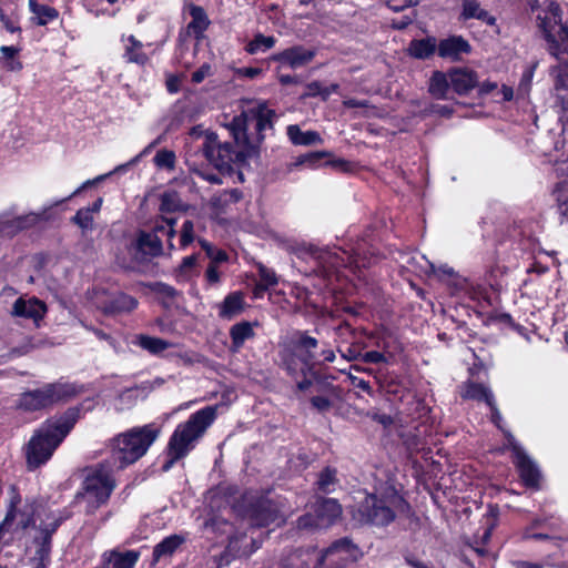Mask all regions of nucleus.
I'll return each mask as SVG.
<instances>
[{
  "label": "nucleus",
  "mask_w": 568,
  "mask_h": 568,
  "mask_svg": "<svg viewBox=\"0 0 568 568\" xmlns=\"http://www.w3.org/2000/svg\"><path fill=\"white\" fill-rule=\"evenodd\" d=\"M537 20L548 52L558 61L550 69V75L554 78L555 94L562 110V148L566 149L567 158L557 159L555 162L554 172L559 181L554 194L559 214L568 220V27L562 23L559 4L552 1L538 14Z\"/></svg>",
  "instance_id": "f257e3e1"
},
{
  "label": "nucleus",
  "mask_w": 568,
  "mask_h": 568,
  "mask_svg": "<svg viewBox=\"0 0 568 568\" xmlns=\"http://www.w3.org/2000/svg\"><path fill=\"white\" fill-rule=\"evenodd\" d=\"M61 518L36 501L11 505L0 524V555L14 537L26 535V554L34 568H45L51 561L52 536Z\"/></svg>",
  "instance_id": "f03ea898"
},
{
  "label": "nucleus",
  "mask_w": 568,
  "mask_h": 568,
  "mask_svg": "<svg viewBox=\"0 0 568 568\" xmlns=\"http://www.w3.org/2000/svg\"><path fill=\"white\" fill-rule=\"evenodd\" d=\"M243 119H233L229 124L233 143L221 142L214 132L204 133L203 155L219 171H230L233 163H242L256 154V144L243 132Z\"/></svg>",
  "instance_id": "7ed1b4c3"
},
{
  "label": "nucleus",
  "mask_w": 568,
  "mask_h": 568,
  "mask_svg": "<svg viewBox=\"0 0 568 568\" xmlns=\"http://www.w3.org/2000/svg\"><path fill=\"white\" fill-rule=\"evenodd\" d=\"M80 418V408H69L58 420L43 424L29 440L27 447V465L30 470L44 465L64 437Z\"/></svg>",
  "instance_id": "20e7f679"
},
{
  "label": "nucleus",
  "mask_w": 568,
  "mask_h": 568,
  "mask_svg": "<svg viewBox=\"0 0 568 568\" xmlns=\"http://www.w3.org/2000/svg\"><path fill=\"white\" fill-rule=\"evenodd\" d=\"M215 418L216 407L206 406L192 414L185 423L178 425L169 440V459L162 467L164 471L171 469L176 460L185 457L194 448Z\"/></svg>",
  "instance_id": "39448f33"
},
{
  "label": "nucleus",
  "mask_w": 568,
  "mask_h": 568,
  "mask_svg": "<svg viewBox=\"0 0 568 568\" xmlns=\"http://www.w3.org/2000/svg\"><path fill=\"white\" fill-rule=\"evenodd\" d=\"M160 429L152 424L134 427L120 434L112 442V456L110 462L116 469L135 463L158 438Z\"/></svg>",
  "instance_id": "423d86ee"
},
{
  "label": "nucleus",
  "mask_w": 568,
  "mask_h": 568,
  "mask_svg": "<svg viewBox=\"0 0 568 568\" xmlns=\"http://www.w3.org/2000/svg\"><path fill=\"white\" fill-rule=\"evenodd\" d=\"M114 468L113 464L108 460L85 469L82 491L78 493V497L81 496L85 500L90 511L109 500L115 487L112 476Z\"/></svg>",
  "instance_id": "0eeeda50"
},
{
  "label": "nucleus",
  "mask_w": 568,
  "mask_h": 568,
  "mask_svg": "<svg viewBox=\"0 0 568 568\" xmlns=\"http://www.w3.org/2000/svg\"><path fill=\"white\" fill-rule=\"evenodd\" d=\"M78 394L77 386L68 382L44 384L42 387L20 395L18 407L24 412H37L61 402H67Z\"/></svg>",
  "instance_id": "6e6552de"
},
{
  "label": "nucleus",
  "mask_w": 568,
  "mask_h": 568,
  "mask_svg": "<svg viewBox=\"0 0 568 568\" xmlns=\"http://www.w3.org/2000/svg\"><path fill=\"white\" fill-rule=\"evenodd\" d=\"M403 504L404 499L395 491L382 497L371 494L365 497L357 510L366 523L387 526L396 517L394 509Z\"/></svg>",
  "instance_id": "1a4fd4ad"
},
{
  "label": "nucleus",
  "mask_w": 568,
  "mask_h": 568,
  "mask_svg": "<svg viewBox=\"0 0 568 568\" xmlns=\"http://www.w3.org/2000/svg\"><path fill=\"white\" fill-rule=\"evenodd\" d=\"M294 349L304 367L310 372L314 366L323 365L335 358L334 351L326 342H320L302 331L295 333Z\"/></svg>",
  "instance_id": "9d476101"
},
{
  "label": "nucleus",
  "mask_w": 568,
  "mask_h": 568,
  "mask_svg": "<svg viewBox=\"0 0 568 568\" xmlns=\"http://www.w3.org/2000/svg\"><path fill=\"white\" fill-rule=\"evenodd\" d=\"M175 219L163 217L155 222L152 232H141L136 240V250L145 256L155 257L162 254L163 239L166 240L170 250L174 247Z\"/></svg>",
  "instance_id": "9b49d317"
},
{
  "label": "nucleus",
  "mask_w": 568,
  "mask_h": 568,
  "mask_svg": "<svg viewBox=\"0 0 568 568\" xmlns=\"http://www.w3.org/2000/svg\"><path fill=\"white\" fill-rule=\"evenodd\" d=\"M505 445L513 452V462L524 485L528 488L538 489L541 477L540 470L510 432H506Z\"/></svg>",
  "instance_id": "f8f14e48"
},
{
  "label": "nucleus",
  "mask_w": 568,
  "mask_h": 568,
  "mask_svg": "<svg viewBox=\"0 0 568 568\" xmlns=\"http://www.w3.org/2000/svg\"><path fill=\"white\" fill-rule=\"evenodd\" d=\"M276 118V113L273 109H270L266 103L258 102L247 110L243 111L241 115L234 116L233 119H243V132L246 133L250 122H254L256 130V138L250 141L256 144V150L260 143L264 139V132L273 129V121Z\"/></svg>",
  "instance_id": "ddd939ff"
},
{
  "label": "nucleus",
  "mask_w": 568,
  "mask_h": 568,
  "mask_svg": "<svg viewBox=\"0 0 568 568\" xmlns=\"http://www.w3.org/2000/svg\"><path fill=\"white\" fill-rule=\"evenodd\" d=\"M48 211L49 207H44L40 212H30L11 220L0 221V236L12 237L19 232L48 220Z\"/></svg>",
  "instance_id": "4468645a"
},
{
  "label": "nucleus",
  "mask_w": 568,
  "mask_h": 568,
  "mask_svg": "<svg viewBox=\"0 0 568 568\" xmlns=\"http://www.w3.org/2000/svg\"><path fill=\"white\" fill-rule=\"evenodd\" d=\"M471 52L470 43L462 36H450L438 42V55L450 61H460Z\"/></svg>",
  "instance_id": "2eb2a0df"
},
{
  "label": "nucleus",
  "mask_w": 568,
  "mask_h": 568,
  "mask_svg": "<svg viewBox=\"0 0 568 568\" xmlns=\"http://www.w3.org/2000/svg\"><path fill=\"white\" fill-rule=\"evenodd\" d=\"M287 251L300 260L313 262L316 267H325L332 257L327 250L307 243L288 245Z\"/></svg>",
  "instance_id": "dca6fc26"
},
{
  "label": "nucleus",
  "mask_w": 568,
  "mask_h": 568,
  "mask_svg": "<svg viewBox=\"0 0 568 568\" xmlns=\"http://www.w3.org/2000/svg\"><path fill=\"white\" fill-rule=\"evenodd\" d=\"M47 313V305L37 297H19L12 305L11 314L17 317L31 318L36 323L41 321Z\"/></svg>",
  "instance_id": "f3484780"
},
{
  "label": "nucleus",
  "mask_w": 568,
  "mask_h": 568,
  "mask_svg": "<svg viewBox=\"0 0 568 568\" xmlns=\"http://www.w3.org/2000/svg\"><path fill=\"white\" fill-rule=\"evenodd\" d=\"M315 52L303 47H293L278 53L275 59L292 69L306 65L313 60Z\"/></svg>",
  "instance_id": "a211bd4d"
},
{
  "label": "nucleus",
  "mask_w": 568,
  "mask_h": 568,
  "mask_svg": "<svg viewBox=\"0 0 568 568\" xmlns=\"http://www.w3.org/2000/svg\"><path fill=\"white\" fill-rule=\"evenodd\" d=\"M448 73L452 89L458 94L468 93L477 84V74L471 70L454 69Z\"/></svg>",
  "instance_id": "6ab92c4d"
},
{
  "label": "nucleus",
  "mask_w": 568,
  "mask_h": 568,
  "mask_svg": "<svg viewBox=\"0 0 568 568\" xmlns=\"http://www.w3.org/2000/svg\"><path fill=\"white\" fill-rule=\"evenodd\" d=\"M315 511L318 517V525L326 528L341 517L342 507L335 499L325 498L317 501Z\"/></svg>",
  "instance_id": "aec40b11"
},
{
  "label": "nucleus",
  "mask_w": 568,
  "mask_h": 568,
  "mask_svg": "<svg viewBox=\"0 0 568 568\" xmlns=\"http://www.w3.org/2000/svg\"><path fill=\"white\" fill-rule=\"evenodd\" d=\"M286 134L290 142L298 146H311L323 143V139L318 132L313 130L302 131L297 124H290L286 128Z\"/></svg>",
  "instance_id": "412c9836"
},
{
  "label": "nucleus",
  "mask_w": 568,
  "mask_h": 568,
  "mask_svg": "<svg viewBox=\"0 0 568 568\" xmlns=\"http://www.w3.org/2000/svg\"><path fill=\"white\" fill-rule=\"evenodd\" d=\"M139 559V554L134 550L125 552L111 551L103 555V565L101 568H133Z\"/></svg>",
  "instance_id": "4be33fe9"
},
{
  "label": "nucleus",
  "mask_w": 568,
  "mask_h": 568,
  "mask_svg": "<svg viewBox=\"0 0 568 568\" xmlns=\"http://www.w3.org/2000/svg\"><path fill=\"white\" fill-rule=\"evenodd\" d=\"M278 519V510L270 500H263L253 509L252 521L257 527H266Z\"/></svg>",
  "instance_id": "5701e85b"
},
{
  "label": "nucleus",
  "mask_w": 568,
  "mask_h": 568,
  "mask_svg": "<svg viewBox=\"0 0 568 568\" xmlns=\"http://www.w3.org/2000/svg\"><path fill=\"white\" fill-rule=\"evenodd\" d=\"M407 50L410 57L419 60H426L436 51L438 52V43L434 37L414 39L410 41Z\"/></svg>",
  "instance_id": "b1692460"
},
{
  "label": "nucleus",
  "mask_w": 568,
  "mask_h": 568,
  "mask_svg": "<svg viewBox=\"0 0 568 568\" xmlns=\"http://www.w3.org/2000/svg\"><path fill=\"white\" fill-rule=\"evenodd\" d=\"M464 20L478 19L487 26H496V18L480 7L477 0H462V14Z\"/></svg>",
  "instance_id": "393cba45"
},
{
  "label": "nucleus",
  "mask_w": 568,
  "mask_h": 568,
  "mask_svg": "<svg viewBox=\"0 0 568 568\" xmlns=\"http://www.w3.org/2000/svg\"><path fill=\"white\" fill-rule=\"evenodd\" d=\"M452 89L449 81V73L435 71L428 82V92L430 95L438 100L448 99V93Z\"/></svg>",
  "instance_id": "a878e982"
},
{
  "label": "nucleus",
  "mask_w": 568,
  "mask_h": 568,
  "mask_svg": "<svg viewBox=\"0 0 568 568\" xmlns=\"http://www.w3.org/2000/svg\"><path fill=\"white\" fill-rule=\"evenodd\" d=\"M136 306L135 297L125 293H116L104 304V312L110 314L131 312Z\"/></svg>",
  "instance_id": "bb28decb"
},
{
  "label": "nucleus",
  "mask_w": 568,
  "mask_h": 568,
  "mask_svg": "<svg viewBox=\"0 0 568 568\" xmlns=\"http://www.w3.org/2000/svg\"><path fill=\"white\" fill-rule=\"evenodd\" d=\"M29 10L33 14L32 21L38 26H45L59 17L55 8L41 4L37 0H29Z\"/></svg>",
  "instance_id": "cd10ccee"
},
{
  "label": "nucleus",
  "mask_w": 568,
  "mask_h": 568,
  "mask_svg": "<svg viewBox=\"0 0 568 568\" xmlns=\"http://www.w3.org/2000/svg\"><path fill=\"white\" fill-rule=\"evenodd\" d=\"M183 542L184 538L180 535H171L164 538L153 549V561L158 562L163 558L172 556Z\"/></svg>",
  "instance_id": "c85d7f7f"
},
{
  "label": "nucleus",
  "mask_w": 568,
  "mask_h": 568,
  "mask_svg": "<svg viewBox=\"0 0 568 568\" xmlns=\"http://www.w3.org/2000/svg\"><path fill=\"white\" fill-rule=\"evenodd\" d=\"M191 22L187 24L190 33L194 34L196 39L202 38L203 32L207 29L210 21L202 7L192 6L190 8Z\"/></svg>",
  "instance_id": "c756f323"
},
{
  "label": "nucleus",
  "mask_w": 568,
  "mask_h": 568,
  "mask_svg": "<svg viewBox=\"0 0 568 568\" xmlns=\"http://www.w3.org/2000/svg\"><path fill=\"white\" fill-rule=\"evenodd\" d=\"M232 347L240 349L247 339L254 337L253 325L250 322L234 324L230 329Z\"/></svg>",
  "instance_id": "7c9ffc66"
},
{
  "label": "nucleus",
  "mask_w": 568,
  "mask_h": 568,
  "mask_svg": "<svg viewBox=\"0 0 568 568\" xmlns=\"http://www.w3.org/2000/svg\"><path fill=\"white\" fill-rule=\"evenodd\" d=\"M20 49L13 45L0 47V64L10 72L22 70V62L18 59Z\"/></svg>",
  "instance_id": "2f4dec72"
},
{
  "label": "nucleus",
  "mask_w": 568,
  "mask_h": 568,
  "mask_svg": "<svg viewBox=\"0 0 568 568\" xmlns=\"http://www.w3.org/2000/svg\"><path fill=\"white\" fill-rule=\"evenodd\" d=\"M464 398L485 402L488 406L495 402L491 389L483 384L468 383L463 393Z\"/></svg>",
  "instance_id": "473e14b6"
},
{
  "label": "nucleus",
  "mask_w": 568,
  "mask_h": 568,
  "mask_svg": "<svg viewBox=\"0 0 568 568\" xmlns=\"http://www.w3.org/2000/svg\"><path fill=\"white\" fill-rule=\"evenodd\" d=\"M135 344L152 355H159L171 346L168 341L149 335L136 336Z\"/></svg>",
  "instance_id": "72a5a7b5"
},
{
  "label": "nucleus",
  "mask_w": 568,
  "mask_h": 568,
  "mask_svg": "<svg viewBox=\"0 0 568 568\" xmlns=\"http://www.w3.org/2000/svg\"><path fill=\"white\" fill-rule=\"evenodd\" d=\"M243 304L242 295L240 293H232L224 298L219 314L223 318L231 320L242 311Z\"/></svg>",
  "instance_id": "f704fd0d"
},
{
  "label": "nucleus",
  "mask_w": 568,
  "mask_h": 568,
  "mask_svg": "<svg viewBox=\"0 0 568 568\" xmlns=\"http://www.w3.org/2000/svg\"><path fill=\"white\" fill-rule=\"evenodd\" d=\"M129 44L125 48L124 58L128 62L136 64H145L149 60L148 55L142 51L143 43L139 41L134 36L128 38Z\"/></svg>",
  "instance_id": "c9c22d12"
},
{
  "label": "nucleus",
  "mask_w": 568,
  "mask_h": 568,
  "mask_svg": "<svg viewBox=\"0 0 568 568\" xmlns=\"http://www.w3.org/2000/svg\"><path fill=\"white\" fill-rule=\"evenodd\" d=\"M538 67V62H534L525 68L523 71L520 81L517 87V99H526L529 95L535 71Z\"/></svg>",
  "instance_id": "e433bc0d"
},
{
  "label": "nucleus",
  "mask_w": 568,
  "mask_h": 568,
  "mask_svg": "<svg viewBox=\"0 0 568 568\" xmlns=\"http://www.w3.org/2000/svg\"><path fill=\"white\" fill-rule=\"evenodd\" d=\"M275 44L274 37H266L262 33H258L254 37V39L247 44L246 51L251 54H256L258 52H265L266 50L273 48Z\"/></svg>",
  "instance_id": "4c0bfd02"
},
{
  "label": "nucleus",
  "mask_w": 568,
  "mask_h": 568,
  "mask_svg": "<svg viewBox=\"0 0 568 568\" xmlns=\"http://www.w3.org/2000/svg\"><path fill=\"white\" fill-rule=\"evenodd\" d=\"M175 153L170 150H160L154 156V164L159 169H166L169 171H172L175 166Z\"/></svg>",
  "instance_id": "58836bf2"
},
{
  "label": "nucleus",
  "mask_w": 568,
  "mask_h": 568,
  "mask_svg": "<svg viewBox=\"0 0 568 568\" xmlns=\"http://www.w3.org/2000/svg\"><path fill=\"white\" fill-rule=\"evenodd\" d=\"M419 113L422 116L438 115L449 118L453 113V108L437 103H427L423 109H420Z\"/></svg>",
  "instance_id": "ea45409f"
},
{
  "label": "nucleus",
  "mask_w": 568,
  "mask_h": 568,
  "mask_svg": "<svg viewBox=\"0 0 568 568\" xmlns=\"http://www.w3.org/2000/svg\"><path fill=\"white\" fill-rule=\"evenodd\" d=\"M72 221L82 229V231L92 230L93 229V215L90 210L80 209L75 215L72 217Z\"/></svg>",
  "instance_id": "a19ab883"
},
{
  "label": "nucleus",
  "mask_w": 568,
  "mask_h": 568,
  "mask_svg": "<svg viewBox=\"0 0 568 568\" xmlns=\"http://www.w3.org/2000/svg\"><path fill=\"white\" fill-rule=\"evenodd\" d=\"M181 207V201L175 193H164L161 197V212H175Z\"/></svg>",
  "instance_id": "79ce46f5"
},
{
  "label": "nucleus",
  "mask_w": 568,
  "mask_h": 568,
  "mask_svg": "<svg viewBox=\"0 0 568 568\" xmlns=\"http://www.w3.org/2000/svg\"><path fill=\"white\" fill-rule=\"evenodd\" d=\"M242 199V193L237 189L226 190L213 199V204L237 203Z\"/></svg>",
  "instance_id": "37998d69"
},
{
  "label": "nucleus",
  "mask_w": 568,
  "mask_h": 568,
  "mask_svg": "<svg viewBox=\"0 0 568 568\" xmlns=\"http://www.w3.org/2000/svg\"><path fill=\"white\" fill-rule=\"evenodd\" d=\"M113 173H115L114 170L109 172V173H106V174H101V175H99V176H97V178H94L92 180H87L71 195H69L68 197H65L63 200L57 201L52 206L59 205V204H61L63 202H67L68 200L72 199L73 196H75L79 193H81L87 187L92 186V185H94V184L105 180L108 176L112 175Z\"/></svg>",
  "instance_id": "c03bdc74"
},
{
  "label": "nucleus",
  "mask_w": 568,
  "mask_h": 568,
  "mask_svg": "<svg viewBox=\"0 0 568 568\" xmlns=\"http://www.w3.org/2000/svg\"><path fill=\"white\" fill-rule=\"evenodd\" d=\"M201 247L206 252V254L212 258L213 263L224 262L227 258L225 252L221 250H215L207 241L199 240Z\"/></svg>",
  "instance_id": "a18cd8bd"
},
{
  "label": "nucleus",
  "mask_w": 568,
  "mask_h": 568,
  "mask_svg": "<svg viewBox=\"0 0 568 568\" xmlns=\"http://www.w3.org/2000/svg\"><path fill=\"white\" fill-rule=\"evenodd\" d=\"M194 241V224L192 221L187 220L183 223L181 230V239L180 244L181 247H186Z\"/></svg>",
  "instance_id": "49530a36"
},
{
  "label": "nucleus",
  "mask_w": 568,
  "mask_h": 568,
  "mask_svg": "<svg viewBox=\"0 0 568 568\" xmlns=\"http://www.w3.org/2000/svg\"><path fill=\"white\" fill-rule=\"evenodd\" d=\"M258 275L264 288L275 286L277 284V276L275 272L266 266L258 267Z\"/></svg>",
  "instance_id": "de8ad7c7"
},
{
  "label": "nucleus",
  "mask_w": 568,
  "mask_h": 568,
  "mask_svg": "<svg viewBox=\"0 0 568 568\" xmlns=\"http://www.w3.org/2000/svg\"><path fill=\"white\" fill-rule=\"evenodd\" d=\"M197 261V255L193 254L190 256H186L182 260L180 267H179V274L180 276L187 278L191 276L192 271L194 270Z\"/></svg>",
  "instance_id": "09e8293b"
},
{
  "label": "nucleus",
  "mask_w": 568,
  "mask_h": 568,
  "mask_svg": "<svg viewBox=\"0 0 568 568\" xmlns=\"http://www.w3.org/2000/svg\"><path fill=\"white\" fill-rule=\"evenodd\" d=\"M297 528L301 529V530H310V529H315V528H322L318 525L317 514L315 516H313L312 514H305V515L301 516L297 519Z\"/></svg>",
  "instance_id": "8fccbe9b"
},
{
  "label": "nucleus",
  "mask_w": 568,
  "mask_h": 568,
  "mask_svg": "<svg viewBox=\"0 0 568 568\" xmlns=\"http://www.w3.org/2000/svg\"><path fill=\"white\" fill-rule=\"evenodd\" d=\"M362 361L365 363H384L386 362L385 355L382 352L378 351H368L365 353L357 352V362Z\"/></svg>",
  "instance_id": "3c124183"
},
{
  "label": "nucleus",
  "mask_w": 568,
  "mask_h": 568,
  "mask_svg": "<svg viewBox=\"0 0 568 568\" xmlns=\"http://www.w3.org/2000/svg\"><path fill=\"white\" fill-rule=\"evenodd\" d=\"M160 142V138L154 140L153 142H151L148 146H145L143 149V151L138 154L135 158H133L130 162L125 163V164H121V165H118L115 169H114V172H124L126 171L131 165L135 164L142 156L146 155L148 153H150V151L155 146L158 145V143Z\"/></svg>",
  "instance_id": "603ef678"
},
{
  "label": "nucleus",
  "mask_w": 568,
  "mask_h": 568,
  "mask_svg": "<svg viewBox=\"0 0 568 568\" xmlns=\"http://www.w3.org/2000/svg\"><path fill=\"white\" fill-rule=\"evenodd\" d=\"M334 484V471L325 469L321 473L317 485L324 493L331 491V486Z\"/></svg>",
  "instance_id": "864d4df0"
},
{
  "label": "nucleus",
  "mask_w": 568,
  "mask_h": 568,
  "mask_svg": "<svg viewBox=\"0 0 568 568\" xmlns=\"http://www.w3.org/2000/svg\"><path fill=\"white\" fill-rule=\"evenodd\" d=\"M428 264L430 266L432 272L436 274L439 277V280L444 281L445 283L447 282L448 278L456 274L454 268L447 264L439 265L438 267H436L433 263Z\"/></svg>",
  "instance_id": "5fc2aeb1"
},
{
  "label": "nucleus",
  "mask_w": 568,
  "mask_h": 568,
  "mask_svg": "<svg viewBox=\"0 0 568 568\" xmlns=\"http://www.w3.org/2000/svg\"><path fill=\"white\" fill-rule=\"evenodd\" d=\"M489 408H490V413H491V416H490L491 422L506 436V432H509V430L504 427V419H503V416H501L498 407L496 406V403L494 402L493 405H489Z\"/></svg>",
  "instance_id": "6e6d98bb"
},
{
  "label": "nucleus",
  "mask_w": 568,
  "mask_h": 568,
  "mask_svg": "<svg viewBox=\"0 0 568 568\" xmlns=\"http://www.w3.org/2000/svg\"><path fill=\"white\" fill-rule=\"evenodd\" d=\"M446 284L452 288L453 293H458L466 288V278L457 273L447 280Z\"/></svg>",
  "instance_id": "4d7b16f0"
},
{
  "label": "nucleus",
  "mask_w": 568,
  "mask_h": 568,
  "mask_svg": "<svg viewBox=\"0 0 568 568\" xmlns=\"http://www.w3.org/2000/svg\"><path fill=\"white\" fill-rule=\"evenodd\" d=\"M419 3V0H389L388 7L395 12L403 11L406 8L415 7Z\"/></svg>",
  "instance_id": "13d9d810"
},
{
  "label": "nucleus",
  "mask_w": 568,
  "mask_h": 568,
  "mask_svg": "<svg viewBox=\"0 0 568 568\" xmlns=\"http://www.w3.org/2000/svg\"><path fill=\"white\" fill-rule=\"evenodd\" d=\"M347 545H348V541H347L346 539L335 541L331 547H328L327 549H325V550L323 551L322 556H321V557H320V559H318V566H322V565L324 564L325 558H326L328 555H331V554H333V552L337 551L339 548H344V547H345V546H347Z\"/></svg>",
  "instance_id": "bf43d9fd"
},
{
  "label": "nucleus",
  "mask_w": 568,
  "mask_h": 568,
  "mask_svg": "<svg viewBox=\"0 0 568 568\" xmlns=\"http://www.w3.org/2000/svg\"><path fill=\"white\" fill-rule=\"evenodd\" d=\"M0 21L7 31L14 33L20 32L21 29L17 26L8 16L4 14L2 8H0Z\"/></svg>",
  "instance_id": "052dcab7"
},
{
  "label": "nucleus",
  "mask_w": 568,
  "mask_h": 568,
  "mask_svg": "<svg viewBox=\"0 0 568 568\" xmlns=\"http://www.w3.org/2000/svg\"><path fill=\"white\" fill-rule=\"evenodd\" d=\"M318 381L313 373H311V377H305L303 381L297 383V387L300 390H307L310 388L317 389Z\"/></svg>",
  "instance_id": "680f3d73"
},
{
  "label": "nucleus",
  "mask_w": 568,
  "mask_h": 568,
  "mask_svg": "<svg viewBox=\"0 0 568 568\" xmlns=\"http://www.w3.org/2000/svg\"><path fill=\"white\" fill-rule=\"evenodd\" d=\"M181 361L184 364L192 365L195 363H202L204 361V357L197 353L194 352H185L180 355Z\"/></svg>",
  "instance_id": "e2e57ef3"
},
{
  "label": "nucleus",
  "mask_w": 568,
  "mask_h": 568,
  "mask_svg": "<svg viewBox=\"0 0 568 568\" xmlns=\"http://www.w3.org/2000/svg\"><path fill=\"white\" fill-rule=\"evenodd\" d=\"M211 73V67L209 64H203L200 69H197L192 74V81L194 83H201L206 77Z\"/></svg>",
  "instance_id": "0e129e2a"
},
{
  "label": "nucleus",
  "mask_w": 568,
  "mask_h": 568,
  "mask_svg": "<svg viewBox=\"0 0 568 568\" xmlns=\"http://www.w3.org/2000/svg\"><path fill=\"white\" fill-rule=\"evenodd\" d=\"M156 292L162 296L169 298H174L178 295V291L173 286L164 283L156 284Z\"/></svg>",
  "instance_id": "69168bd1"
},
{
  "label": "nucleus",
  "mask_w": 568,
  "mask_h": 568,
  "mask_svg": "<svg viewBox=\"0 0 568 568\" xmlns=\"http://www.w3.org/2000/svg\"><path fill=\"white\" fill-rule=\"evenodd\" d=\"M312 405L318 410V412H325L329 408L331 403L325 396H314L312 398Z\"/></svg>",
  "instance_id": "338daca9"
},
{
  "label": "nucleus",
  "mask_w": 568,
  "mask_h": 568,
  "mask_svg": "<svg viewBox=\"0 0 568 568\" xmlns=\"http://www.w3.org/2000/svg\"><path fill=\"white\" fill-rule=\"evenodd\" d=\"M206 280L210 284H216L220 282V273L214 263H211L205 273Z\"/></svg>",
  "instance_id": "774afa93"
}]
</instances>
